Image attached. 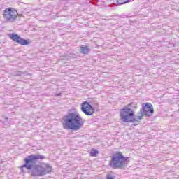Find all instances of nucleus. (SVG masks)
Here are the masks:
<instances>
[{
  "instance_id": "f257e3e1",
  "label": "nucleus",
  "mask_w": 179,
  "mask_h": 179,
  "mask_svg": "<svg viewBox=\"0 0 179 179\" xmlns=\"http://www.w3.org/2000/svg\"><path fill=\"white\" fill-rule=\"evenodd\" d=\"M43 159H45V157L40 154L31 155L26 157L24 159L25 163L21 168L22 171H23V169L31 170V174L34 177H43L50 174L52 171L51 165L49 164H36L38 160H43Z\"/></svg>"
},
{
  "instance_id": "f03ea898",
  "label": "nucleus",
  "mask_w": 179,
  "mask_h": 179,
  "mask_svg": "<svg viewBox=\"0 0 179 179\" xmlns=\"http://www.w3.org/2000/svg\"><path fill=\"white\" fill-rule=\"evenodd\" d=\"M85 121L79 113H68L63 117L62 125L64 129L71 131H79L85 124Z\"/></svg>"
},
{
  "instance_id": "7ed1b4c3",
  "label": "nucleus",
  "mask_w": 179,
  "mask_h": 179,
  "mask_svg": "<svg viewBox=\"0 0 179 179\" xmlns=\"http://www.w3.org/2000/svg\"><path fill=\"white\" fill-rule=\"evenodd\" d=\"M120 115L122 122L131 123L140 121L141 120L139 115L135 117V110L128 106H124L120 110Z\"/></svg>"
},
{
  "instance_id": "20e7f679",
  "label": "nucleus",
  "mask_w": 179,
  "mask_h": 179,
  "mask_svg": "<svg viewBox=\"0 0 179 179\" xmlns=\"http://www.w3.org/2000/svg\"><path fill=\"white\" fill-rule=\"evenodd\" d=\"M128 157H124L122 152H118L112 156L109 165L112 169H125L127 163H129Z\"/></svg>"
},
{
  "instance_id": "39448f33",
  "label": "nucleus",
  "mask_w": 179,
  "mask_h": 179,
  "mask_svg": "<svg viewBox=\"0 0 179 179\" xmlns=\"http://www.w3.org/2000/svg\"><path fill=\"white\" fill-rule=\"evenodd\" d=\"M155 113L153 105L150 103H144L142 104V108L140 110L138 117L142 120V117H152Z\"/></svg>"
},
{
  "instance_id": "423d86ee",
  "label": "nucleus",
  "mask_w": 179,
  "mask_h": 179,
  "mask_svg": "<svg viewBox=\"0 0 179 179\" xmlns=\"http://www.w3.org/2000/svg\"><path fill=\"white\" fill-rule=\"evenodd\" d=\"M17 11L13 10L12 8H6L3 12L4 19L9 23H12L17 19Z\"/></svg>"
},
{
  "instance_id": "0eeeda50",
  "label": "nucleus",
  "mask_w": 179,
  "mask_h": 179,
  "mask_svg": "<svg viewBox=\"0 0 179 179\" xmlns=\"http://www.w3.org/2000/svg\"><path fill=\"white\" fill-rule=\"evenodd\" d=\"M81 111L88 116L93 115L95 113L94 108L87 101H85L81 104Z\"/></svg>"
},
{
  "instance_id": "6e6552de",
  "label": "nucleus",
  "mask_w": 179,
  "mask_h": 179,
  "mask_svg": "<svg viewBox=\"0 0 179 179\" xmlns=\"http://www.w3.org/2000/svg\"><path fill=\"white\" fill-rule=\"evenodd\" d=\"M9 38L13 41H16L17 44L21 45H29V41L22 38L19 35L13 33L9 35Z\"/></svg>"
},
{
  "instance_id": "1a4fd4ad",
  "label": "nucleus",
  "mask_w": 179,
  "mask_h": 179,
  "mask_svg": "<svg viewBox=\"0 0 179 179\" xmlns=\"http://www.w3.org/2000/svg\"><path fill=\"white\" fill-rule=\"evenodd\" d=\"M90 49L89 48V46L86 45H82L80 48V52L81 54L87 55L88 52H90Z\"/></svg>"
},
{
  "instance_id": "9d476101",
  "label": "nucleus",
  "mask_w": 179,
  "mask_h": 179,
  "mask_svg": "<svg viewBox=\"0 0 179 179\" xmlns=\"http://www.w3.org/2000/svg\"><path fill=\"white\" fill-rule=\"evenodd\" d=\"M99 155V151L94 148H92L90 151V156L92 157H96Z\"/></svg>"
},
{
  "instance_id": "9b49d317",
  "label": "nucleus",
  "mask_w": 179,
  "mask_h": 179,
  "mask_svg": "<svg viewBox=\"0 0 179 179\" xmlns=\"http://www.w3.org/2000/svg\"><path fill=\"white\" fill-rule=\"evenodd\" d=\"M129 108H138V104L135 102H131L130 103L128 106H127Z\"/></svg>"
},
{
  "instance_id": "f8f14e48",
  "label": "nucleus",
  "mask_w": 179,
  "mask_h": 179,
  "mask_svg": "<svg viewBox=\"0 0 179 179\" xmlns=\"http://www.w3.org/2000/svg\"><path fill=\"white\" fill-rule=\"evenodd\" d=\"M116 2L118 5H124V3L129 2V0H116Z\"/></svg>"
},
{
  "instance_id": "ddd939ff",
  "label": "nucleus",
  "mask_w": 179,
  "mask_h": 179,
  "mask_svg": "<svg viewBox=\"0 0 179 179\" xmlns=\"http://www.w3.org/2000/svg\"><path fill=\"white\" fill-rule=\"evenodd\" d=\"M106 178H107V179H114V178H115V176H114V175L112 174V173H108V174L106 176Z\"/></svg>"
},
{
  "instance_id": "4468645a",
  "label": "nucleus",
  "mask_w": 179,
  "mask_h": 179,
  "mask_svg": "<svg viewBox=\"0 0 179 179\" xmlns=\"http://www.w3.org/2000/svg\"><path fill=\"white\" fill-rule=\"evenodd\" d=\"M23 73H23L22 71H17V73H15V76H20L23 75Z\"/></svg>"
},
{
  "instance_id": "2eb2a0df",
  "label": "nucleus",
  "mask_w": 179,
  "mask_h": 179,
  "mask_svg": "<svg viewBox=\"0 0 179 179\" xmlns=\"http://www.w3.org/2000/svg\"><path fill=\"white\" fill-rule=\"evenodd\" d=\"M66 59H67V61L71 60V56H66Z\"/></svg>"
},
{
  "instance_id": "dca6fc26",
  "label": "nucleus",
  "mask_w": 179,
  "mask_h": 179,
  "mask_svg": "<svg viewBox=\"0 0 179 179\" xmlns=\"http://www.w3.org/2000/svg\"><path fill=\"white\" fill-rule=\"evenodd\" d=\"M26 75H27V76H31V73H26Z\"/></svg>"
},
{
  "instance_id": "f3484780",
  "label": "nucleus",
  "mask_w": 179,
  "mask_h": 179,
  "mask_svg": "<svg viewBox=\"0 0 179 179\" xmlns=\"http://www.w3.org/2000/svg\"><path fill=\"white\" fill-rule=\"evenodd\" d=\"M56 96H57V97H58L59 96H61V94L60 93L57 94Z\"/></svg>"
},
{
  "instance_id": "a211bd4d",
  "label": "nucleus",
  "mask_w": 179,
  "mask_h": 179,
  "mask_svg": "<svg viewBox=\"0 0 179 179\" xmlns=\"http://www.w3.org/2000/svg\"><path fill=\"white\" fill-rule=\"evenodd\" d=\"M5 120H6V121H8V117H5Z\"/></svg>"
}]
</instances>
